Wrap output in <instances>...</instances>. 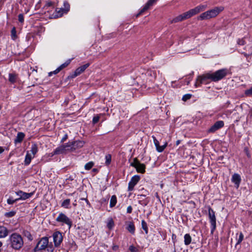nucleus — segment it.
<instances>
[{
    "mask_svg": "<svg viewBox=\"0 0 252 252\" xmlns=\"http://www.w3.org/2000/svg\"><path fill=\"white\" fill-rule=\"evenodd\" d=\"M19 200V199L16 198L14 199L12 197H9L7 200V203L9 205H12Z\"/></svg>",
    "mask_w": 252,
    "mask_h": 252,
    "instance_id": "obj_39",
    "label": "nucleus"
},
{
    "mask_svg": "<svg viewBox=\"0 0 252 252\" xmlns=\"http://www.w3.org/2000/svg\"><path fill=\"white\" fill-rule=\"evenodd\" d=\"M108 200V198H103L101 199V204H103L104 203H107Z\"/></svg>",
    "mask_w": 252,
    "mask_h": 252,
    "instance_id": "obj_55",
    "label": "nucleus"
},
{
    "mask_svg": "<svg viewBox=\"0 0 252 252\" xmlns=\"http://www.w3.org/2000/svg\"><path fill=\"white\" fill-rule=\"evenodd\" d=\"M132 208L131 206H129L127 207L126 209V212L127 213L130 214L132 212Z\"/></svg>",
    "mask_w": 252,
    "mask_h": 252,
    "instance_id": "obj_53",
    "label": "nucleus"
},
{
    "mask_svg": "<svg viewBox=\"0 0 252 252\" xmlns=\"http://www.w3.org/2000/svg\"><path fill=\"white\" fill-rule=\"evenodd\" d=\"M81 199L85 200L88 204L90 205L88 200L87 198H82Z\"/></svg>",
    "mask_w": 252,
    "mask_h": 252,
    "instance_id": "obj_60",
    "label": "nucleus"
},
{
    "mask_svg": "<svg viewBox=\"0 0 252 252\" xmlns=\"http://www.w3.org/2000/svg\"><path fill=\"white\" fill-rule=\"evenodd\" d=\"M242 54L244 55V57L246 58L247 61V63H244L242 64L241 65L243 68H247L251 64L252 57L251 55L252 54V49L251 50L250 52L249 53L243 52Z\"/></svg>",
    "mask_w": 252,
    "mask_h": 252,
    "instance_id": "obj_16",
    "label": "nucleus"
},
{
    "mask_svg": "<svg viewBox=\"0 0 252 252\" xmlns=\"http://www.w3.org/2000/svg\"><path fill=\"white\" fill-rule=\"evenodd\" d=\"M70 199H66L62 203L61 206L64 208L68 209L70 207Z\"/></svg>",
    "mask_w": 252,
    "mask_h": 252,
    "instance_id": "obj_30",
    "label": "nucleus"
},
{
    "mask_svg": "<svg viewBox=\"0 0 252 252\" xmlns=\"http://www.w3.org/2000/svg\"><path fill=\"white\" fill-rule=\"evenodd\" d=\"M49 239L47 237H44L38 242L34 248V252H38L44 250L49 245Z\"/></svg>",
    "mask_w": 252,
    "mask_h": 252,
    "instance_id": "obj_7",
    "label": "nucleus"
},
{
    "mask_svg": "<svg viewBox=\"0 0 252 252\" xmlns=\"http://www.w3.org/2000/svg\"><path fill=\"white\" fill-rule=\"evenodd\" d=\"M68 138V135L67 134H65L63 136V137L62 138V140H61V142H63L64 141H65Z\"/></svg>",
    "mask_w": 252,
    "mask_h": 252,
    "instance_id": "obj_54",
    "label": "nucleus"
},
{
    "mask_svg": "<svg viewBox=\"0 0 252 252\" xmlns=\"http://www.w3.org/2000/svg\"><path fill=\"white\" fill-rule=\"evenodd\" d=\"M180 142H181L180 140H177L176 141V145H178L180 143Z\"/></svg>",
    "mask_w": 252,
    "mask_h": 252,
    "instance_id": "obj_61",
    "label": "nucleus"
},
{
    "mask_svg": "<svg viewBox=\"0 0 252 252\" xmlns=\"http://www.w3.org/2000/svg\"><path fill=\"white\" fill-rule=\"evenodd\" d=\"M23 234L26 236V237H27V238L29 240H32L33 238H32V235H31V234L28 231H27V230H24L23 232Z\"/></svg>",
    "mask_w": 252,
    "mask_h": 252,
    "instance_id": "obj_40",
    "label": "nucleus"
},
{
    "mask_svg": "<svg viewBox=\"0 0 252 252\" xmlns=\"http://www.w3.org/2000/svg\"><path fill=\"white\" fill-rule=\"evenodd\" d=\"M126 229L132 234H134L135 226H134V223L132 222H129L126 227Z\"/></svg>",
    "mask_w": 252,
    "mask_h": 252,
    "instance_id": "obj_27",
    "label": "nucleus"
},
{
    "mask_svg": "<svg viewBox=\"0 0 252 252\" xmlns=\"http://www.w3.org/2000/svg\"><path fill=\"white\" fill-rule=\"evenodd\" d=\"M17 77L16 75L13 73H9V81L11 83H14L16 81Z\"/></svg>",
    "mask_w": 252,
    "mask_h": 252,
    "instance_id": "obj_34",
    "label": "nucleus"
},
{
    "mask_svg": "<svg viewBox=\"0 0 252 252\" xmlns=\"http://www.w3.org/2000/svg\"><path fill=\"white\" fill-rule=\"evenodd\" d=\"M191 97V94H188L183 95L182 97V100L184 101H186L189 99Z\"/></svg>",
    "mask_w": 252,
    "mask_h": 252,
    "instance_id": "obj_47",
    "label": "nucleus"
},
{
    "mask_svg": "<svg viewBox=\"0 0 252 252\" xmlns=\"http://www.w3.org/2000/svg\"><path fill=\"white\" fill-rule=\"evenodd\" d=\"M172 239H173L174 237H176V235L175 234H173L172 236Z\"/></svg>",
    "mask_w": 252,
    "mask_h": 252,
    "instance_id": "obj_63",
    "label": "nucleus"
},
{
    "mask_svg": "<svg viewBox=\"0 0 252 252\" xmlns=\"http://www.w3.org/2000/svg\"><path fill=\"white\" fill-rule=\"evenodd\" d=\"M142 228L145 231L146 234L148 232V228L146 222L144 220H142L141 221Z\"/></svg>",
    "mask_w": 252,
    "mask_h": 252,
    "instance_id": "obj_36",
    "label": "nucleus"
},
{
    "mask_svg": "<svg viewBox=\"0 0 252 252\" xmlns=\"http://www.w3.org/2000/svg\"><path fill=\"white\" fill-rule=\"evenodd\" d=\"M100 117L98 115L94 116L93 119V123L94 124H96L99 120Z\"/></svg>",
    "mask_w": 252,
    "mask_h": 252,
    "instance_id": "obj_49",
    "label": "nucleus"
},
{
    "mask_svg": "<svg viewBox=\"0 0 252 252\" xmlns=\"http://www.w3.org/2000/svg\"><path fill=\"white\" fill-rule=\"evenodd\" d=\"M107 227L109 229H111L114 226V221L112 219H110L108 223H107Z\"/></svg>",
    "mask_w": 252,
    "mask_h": 252,
    "instance_id": "obj_43",
    "label": "nucleus"
},
{
    "mask_svg": "<svg viewBox=\"0 0 252 252\" xmlns=\"http://www.w3.org/2000/svg\"><path fill=\"white\" fill-rule=\"evenodd\" d=\"M247 155L249 158H250L251 157V155H250V153L248 152V151H247Z\"/></svg>",
    "mask_w": 252,
    "mask_h": 252,
    "instance_id": "obj_62",
    "label": "nucleus"
},
{
    "mask_svg": "<svg viewBox=\"0 0 252 252\" xmlns=\"http://www.w3.org/2000/svg\"><path fill=\"white\" fill-rule=\"evenodd\" d=\"M248 115L250 118H252V108L250 109Z\"/></svg>",
    "mask_w": 252,
    "mask_h": 252,
    "instance_id": "obj_57",
    "label": "nucleus"
},
{
    "mask_svg": "<svg viewBox=\"0 0 252 252\" xmlns=\"http://www.w3.org/2000/svg\"><path fill=\"white\" fill-rule=\"evenodd\" d=\"M210 81H212L211 72L207 73L197 77L195 86L196 87H198L201 86V84H208Z\"/></svg>",
    "mask_w": 252,
    "mask_h": 252,
    "instance_id": "obj_4",
    "label": "nucleus"
},
{
    "mask_svg": "<svg viewBox=\"0 0 252 252\" xmlns=\"http://www.w3.org/2000/svg\"><path fill=\"white\" fill-rule=\"evenodd\" d=\"M73 149L75 150L76 149L80 148L83 147L84 145V142L83 141L77 140L73 141Z\"/></svg>",
    "mask_w": 252,
    "mask_h": 252,
    "instance_id": "obj_24",
    "label": "nucleus"
},
{
    "mask_svg": "<svg viewBox=\"0 0 252 252\" xmlns=\"http://www.w3.org/2000/svg\"><path fill=\"white\" fill-rule=\"evenodd\" d=\"M140 179V177L139 175H134L132 177L130 181L128 183L127 190L131 191L133 190L134 186L138 183Z\"/></svg>",
    "mask_w": 252,
    "mask_h": 252,
    "instance_id": "obj_11",
    "label": "nucleus"
},
{
    "mask_svg": "<svg viewBox=\"0 0 252 252\" xmlns=\"http://www.w3.org/2000/svg\"><path fill=\"white\" fill-rule=\"evenodd\" d=\"M245 94L246 96H252V87L245 91Z\"/></svg>",
    "mask_w": 252,
    "mask_h": 252,
    "instance_id": "obj_46",
    "label": "nucleus"
},
{
    "mask_svg": "<svg viewBox=\"0 0 252 252\" xmlns=\"http://www.w3.org/2000/svg\"><path fill=\"white\" fill-rule=\"evenodd\" d=\"M94 165V163L93 161L89 162L85 164V169L87 170H90L93 167Z\"/></svg>",
    "mask_w": 252,
    "mask_h": 252,
    "instance_id": "obj_41",
    "label": "nucleus"
},
{
    "mask_svg": "<svg viewBox=\"0 0 252 252\" xmlns=\"http://www.w3.org/2000/svg\"><path fill=\"white\" fill-rule=\"evenodd\" d=\"M18 20L20 23H23L24 21V16L22 14H20L18 15Z\"/></svg>",
    "mask_w": 252,
    "mask_h": 252,
    "instance_id": "obj_52",
    "label": "nucleus"
},
{
    "mask_svg": "<svg viewBox=\"0 0 252 252\" xmlns=\"http://www.w3.org/2000/svg\"><path fill=\"white\" fill-rule=\"evenodd\" d=\"M29 151L32 156L34 157L35 155L38 152V147L37 144L35 143L32 144L31 148V150Z\"/></svg>",
    "mask_w": 252,
    "mask_h": 252,
    "instance_id": "obj_26",
    "label": "nucleus"
},
{
    "mask_svg": "<svg viewBox=\"0 0 252 252\" xmlns=\"http://www.w3.org/2000/svg\"><path fill=\"white\" fill-rule=\"evenodd\" d=\"M228 73V70L226 68L219 69L214 72L211 73L212 81L218 82L225 77Z\"/></svg>",
    "mask_w": 252,
    "mask_h": 252,
    "instance_id": "obj_3",
    "label": "nucleus"
},
{
    "mask_svg": "<svg viewBox=\"0 0 252 252\" xmlns=\"http://www.w3.org/2000/svg\"><path fill=\"white\" fill-rule=\"evenodd\" d=\"M8 234V230L4 226H0V238H4Z\"/></svg>",
    "mask_w": 252,
    "mask_h": 252,
    "instance_id": "obj_22",
    "label": "nucleus"
},
{
    "mask_svg": "<svg viewBox=\"0 0 252 252\" xmlns=\"http://www.w3.org/2000/svg\"><path fill=\"white\" fill-rule=\"evenodd\" d=\"M62 8L63 9L64 13H66L70 9V4L67 1H65L63 2V5Z\"/></svg>",
    "mask_w": 252,
    "mask_h": 252,
    "instance_id": "obj_32",
    "label": "nucleus"
},
{
    "mask_svg": "<svg viewBox=\"0 0 252 252\" xmlns=\"http://www.w3.org/2000/svg\"><path fill=\"white\" fill-rule=\"evenodd\" d=\"M111 155L109 154H106L105 157V164L106 165L108 166L111 162Z\"/></svg>",
    "mask_w": 252,
    "mask_h": 252,
    "instance_id": "obj_33",
    "label": "nucleus"
},
{
    "mask_svg": "<svg viewBox=\"0 0 252 252\" xmlns=\"http://www.w3.org/2000/svg\"><path fill=\"white\" fill-rule=\"evenodd\" d=\"M137 199H138V203L143 206H147L150 201L149 198L146 197V195L144 194L137 195Z\"/></svg>",
    "mask_w": 252,
    "mask_h": 252,
    "instance_id": "obj_18",
    "label": "nucleus"
},
{
    "mask_svg": "<svg viewBox=\"0 0 252 252\" xmlns=\"http://www.w3.org/2000/svg\"><path fill=\"white\" fill-rule=\"evenodd\" d=\"M238 44L240 45H244L246 43L245 41L244 38L238 39L237 40Z\"/></svg>",
    "mask_w": 252,
    "mask_h": 252,
    "instance_id": "obj_51",
    "label": "nucleus"
},
{
    "mask_svg": "<svg viewBox=\"0 0 252 252\" xmlns=\"http://www.w3.org/2000/svg\"><path fill=\"white\" fill-rule=\"evenodd\" d=\"M90 65V63H88L85 64H84L79 67H78L75 71L71 74L69 77L71 78H74L76 76L81 74L82 72H83L86 68H87Z\"/></svg>",
    "mask_w": 252,
    "mask_h": 252,
    "instance_id": "obj_12",
    "label": "nucleus"
},
{
    "mask_svg": "<svg viewBox=\"0 0 252 252\" xmlns=\"http://www.w3.org/2000/svg\"><path fill=\"white\" fill-rule=\"evenodd\" d=\"M63 147H65L66 151H73V143L72 142H68L63 145Z\"/></svg>",
    "mask_w": 252,
    "mask_h": 252,
    "instance_id": "obj_31",
    "label": "nucleus"
},
{
    "mask_svg": "<svg viewBox=\"0 0 252 252\" xmlns=\"http://www.w3.org/2000/svg\"><path fill=\"white\" fill-rule=\"evenodd\" d=\"M224 126V122L222 121H217L209 129L208 132L213 133L218 129L221 128Z\"/></svg>",
    "mask_w": 252,
    "mask_h": 252,
    "instance_id": "obj_14",
    "label": "nucleus"
},
{
    "mask_svg": "<svg viewBox=\"0 0 252 252\" xmlns=\"http://www.w3.org/2000/svg\"><path fill=\"white\" fill-rule=\"evenodd\" d=\"M4 151V149L2 147H0V154L3 153Z\"/></svg>",
    "mask_w": 252,
    "mask_h": 252,
    "instance_id": "obj_59",
    "label": "nucleus"
},
{
    "mask_svg": "<svg viewBox=\"0 0 252 252\" xmlns=\"http://www.w3.org/2000/svg\"><path fill=\"white\" fill-rule=\"evenodd\" d=\"M46 5L48 7L51 6L53 5V2L52 1H48L47 2Z\"/></svg>",
    "mask_w": 252,
    "mask_h": 252,
    "instance_id": "obj_56",
    "label": "nucleus"
},
{
    "mask_svg": "<svg viewBox=\"0 0 252 252\" xmlns=\"http://www.w3.org/2000/svg\"><path fill=\"white\" fill-rule=\"evenodd\" d=\"M207 7V4H200L195 8L191 9L189 11L191 17L193 15H196V14L204 11Z\"/></svg>",
    "mask_w": 252,
    "mask_h": 252,
    "instance_id": "obj_13",
    "label": "nucleus"
},
{
    "mask_svg": "<svg viewBox=\"0 0 252 252\" xmlns=\"http://www.w3.org/2000/svg\"><path fill=\"white\" fill-rule=\"evenodd\" d=\"M117 202V198L115 195H113L111 196L110 201V207H114Z\"/></svg>",
    "mask_w": 252,
    "mask_h": 252,
    "instance_id": "obj_28",
    "label": "nucleus"
},
{
    "mask_svg": "<svg viewBox=\"0 0 252 252\" xmlns=\"http://www.w3.org/2000/svg\"><path fill=\"white\" fill-rule=\"evenodd\" d=\"M191 241V237L189 234H186L184 236V243L186 245H189Z\"/></svg>",
    "mask_w": 252,
    "mask_h": 252,
    "instance_id": "obj_29",
    "label": "nucleus"
},
{
    "mask_svg": "<svg viewBox=\"0 0 252 252\" xmlns=\"http://www.w3.org/2000/svg\"><path fill=\"white\" fill-rule=\"evenodd\" d=\"M61 70L60 69V68L59 67H58L55 70H54V71H52V72H50L48 74V75L49 76H51L53 74H56L57 73H58L60 71H61Z\"/></svg>",
    "mask_w": 252,
    "mask_h": 252,
    "instance_id": "obj_50",
    "label": "nucleus"
},
{
    "mask_svg": "<svg viewBox=\"0 0 252 252\" xmlns=\"http://www.w3.org/2000/svg\"><path fill=\"white\" fill-rule=\"evenodd\" d=\"M154 144L156 147V150L158 152H162L164 151V149L166 147L167 143H165L163 145L160 146L158 141L157 139L155 136H152Z\"/></svg>",
    "mask_w": 252,
    "mask_h": 252,
    "instance_id": "obj_19",
    "label": "nucleus"
},
{
    "mask_svg": "<svg viewBox=\"0 0 252 252\" xmlns=\"http://www.w3.org/2000/svg\"><path fill=\"white\" fill-rule=\"evenodd\" d=\"M129 250L130 252H139V250L137 248L134 247L133 245H131L129 247Z\"/></svg>",
    "mask_w": 252,
    "mask_h": 252,
    "instance_id": "obj_48",
    "label": "nucleus"
},
{
    "mask_svg": "<svg viewBox=\"0 0 252 252\" xmlns=\"http://www.w3.org/2000/svg\"><path fill=\"white\" fill-rule=\"evenodd\" d=\"M231 181L234 183L235 187L237 189L238 188L241 181V178L240 175L237 173L234 174L232 175Z\"/></svg>",
    "mask_w": 252,
    "mask_h": 252,
    "instance_id": "obj_20",
    "label": "nucleus"
},
{
    "mask_svg": "<svg viewBox=\"0 0 252 252\" xmlns=\"http://www.w3.org/2000/svg\"><path fill=\"white\" fill-rule=\"evenodd\" d=\"M147 73L148 75H152V73H153L154 74V77H155V76H156L155 73L154 72H152V71L147 72Z\"/></svg>",
    "mask_w": 252,
    "mask_h": 252,
    "instance_id": "obj_58",
    "label": "nucleus"
},
{
    "mask_svg": "<svg viewBox=\"0 0 252 252\" xmlns=\"http://www.w3.org/2000/svg\"><path fill=\"white\" fill-rule=\"evenodd\" d=\"M158 0H149L145 4L144 7L140 10L139 13L136 15V17H138L144 13L145 11L147 10L150 6L156 3Z\"/></svg>",
    "mask_w": 252,
    "mask_h": 252,
    "instance_id": "obj_15",
    "label": "nucleus"
},
{
    "mask_svg": "<svg viewBox=\"0 0 252 252\" xmlns=\"http://www.w3.org/2000/svg\"><path fill=\"white\" fill-rule=\"evenodd\" d=\"M244 239V235L242 232H240L239 236V238L237 239L236 245L240 244Z\"/></svg>",
    "mask_w": 252,
    "mask_h": 252,
    "instance_id": "obj_44",
    "label": "nucleus"
},
{
    "mask_svg": "<svg viewBox=\"0 0 252 252\" xmlns=\"http://www.w3.org/2000/svg\"><path fill=\"white\" fill-rule=\"evenodd\" d=\"M65 147H63V145L57 147L54 151L51 154L52 156L56 155H61L66 153Z\"/></svg>",
    "mask_w": 252,
    "mask_h": 252,
    "instance_id": "obj_21",
    "label": "nucleus"
},
{
    "mask_svg": "<svg viewBox=\"0 0 252 252\" xmlns=\"http://www.w3.org/2000/svg\"><path fill=\"white\" fill-rule=\"evenodd\" d=\"M53 237L55 247H58L63 241L62 234L59 231H56L53 233Z\"/></svg>",
    "mask_w": 252,
    "mask_h": 252,
    "instance_id": "obj_9",
    "label": "nucleus"
},
{
    "mask_svg": "<svg viewBox=\"0 0 252 252\" xmlns=\"http://www.w3.org/2000/svg\"><path fill=\"white\" fill-rule=\"evenodd\" d=\"M56 16L57 17H60L63 16V14L64 13L63 12V9L62 7L60 8H57L56 10Z\"/></svg>",
    "mask_w": 252,
    "mask_h": 252,
    "instance_id": "obj_35",
    "label": "nucleus"
},
{
    "mask_svg": "<svg viewBox=\"0 0 252 252\" xmlns=\"http://www.w3.org/2000/svg\"><path fill=\"white\" fill-rule=\"evenodd\" d=\"M25 136V134L23 132H19L17 133V136L14 140L15 143H21L24 139Z\"/></svg>",
    "mask_w": 252,
    "mask_h": 252,
    "instance_id": "obj_25",
    "label": "nucleus"
},
{
    "mask_svg": "<svg viewBox=\"0 0 252 252\" xmlns=\"http://www.w3.org/2000/svg\"><path fill=\"white\" fill-rule=\"evenodd\" d=\"M2 243L0 241V248L2 246Z\"/></svg>",
    "mask_w": 252,
    "mask_h": 252,
    "instance_id": "obj_64",
    "label": "nucleus"
},
{
    "mask_svg": "<svg viewBox=\"0 0 252 252\" xmlns=\"http://www.w3.org/2000/svg\"><path fill=\"white\" fill-rule=\"evenodd\" d=\"M70 62H71V60L70 59H68L64 63H63L62 64H61L58 67L60 68V69L61 70H62L64 68H65L66 66H67L70 64Z\"/></svg>",
    "mask_w": 252,
    "mask_h": 252,
    "instance_id": "obj_37",
    "label": "nucleus"
},
{
    "mask_svg": "<svg viewBox=\"0 0 252 252\" xmlns=\"http://www.w3.org/2000/svg\"><path fill=\"white\" fill-rule=\"evenodd\" d=\"M16 194L19 196L17 199L20 200H26L30 198L33 194V192L26 193L22 190H19L16 192Z\"/></svg>",
    "mask_w": 252,
    "mask_h": 252,
    "instance_id": "obj_17",
    "label": "nucleus"
},
{
    "mask_svg": "<svg viewBox=\"0 0 252 252\" xmlns=\"http://www.w3.org/2000/svg\"><path fill=\"white\" fill-rule=\"evenodd\" d=\"M208 217L211 224V233L213 234L216 228V218L214 211L208 207Z\"/></svg>",
    "mask_w": 252,
    "mask_h": 252,
    "instance_id": "obj_5",
    "label": "nucleus"
},
{
    "mask_svg": "<svg viewBox=\"0 0 252 252\" xmlns=\"http://www.w3.org/2000/svg\"><path fill=\"white\" fill-rule=\"evenodd\" d=\"M11 38L13 40H15L17 38V36L16 35V30L15 27H13L11 31Z\"/></svg>",
    "mask_w": 252,
    "mask_h": 252,
    "instance_id": "obj_38",
    "label": "nucleus"
},
{
    "mask_svg": "<svg viewBox=\"0 0 252 252\" xmlns=\"http://www.w3.org/2000/svg\"><path fill=\"white\" fill-rule=\"evenodd\" d=\"M34 157L33 156H32L29 152V151H27L26 157H25V161H24L25 165H28L29 164H30V163L31 162L32 159L34 158Z\"/></svg>",
    "mask_w": 252,
    "mask_h": 252,
    "instance_id": "obj_23",
    "label": "nucleus"
},
{
    "mask_svg": "<svg viewBox=\"0 0 252 252\" xmlns=\"http://www.w3.org/2000/svg\"><path fill=\"white\" fill-rule=\"evenodd\" d=\"M130 166L136 168L137 172L144 173L145 172L146 166L144 164L141 163L137 158H134L133 161L130 163Z\"/></svg>",
    "mask_w": 252,
    "mask_h": 252,
    "instance_id": "obj_8",
    "label": "nucleus"
},
{
    "mask_svg": "<svg viewBox=\"0 0 252 252\" xmlns=\"http://www.w3.org/2000/svg\"><path fill=\"white\" fill-rule=\"evenodd\" d=\"M56 220L58 222L62 223V225L66 224L68 226L69 228H70L72 225V222L70 219L63 213H60L59 214V216L56 218Z\"/></svg>",
    "mask_w": 252,
    "mask_h": 252,
    "instance_id": "obj_6",
    "label": "nucleus"
},
{
    "mask_svg": "<svg viewBox=\"0 0 252 252\" xmlns=\"http://www.w3.org/2000/svg\"><path fill=\"white\" fill-rule=\"evenodd\" d=\"M224 10L223 6L215 7L213 9L202 13L198 17L199 20H207L214 18Z\"/></svg>",
    "mask_w": 252,
    "mask_h": 252,
    "instance_id": "obj_2",
    "label": "nucleus"
},
{
    "mask_svg": "<svg viewBox=\"0 0 252 252\" xmlns=\"http://www.w3.org/2000/svg\"><path fill=\"white\" fill-rule=\"evenodd\" d=\"M9 244L15 250H19L24 245V241L21 235L17 233H12L9 237Z\"/></svg>",
    "mask_w": 252,
    "mask_h": 252,
    "instance_id": "obj_1",
    "label": "nucleus"
},
{
    "mask_svg": "<svg viewBox=\"0 0 252 252\" xmlns=\"http://www.w3.org/2000/svg\"><path fill=\"white\" fill-rule=\"evenodd\" d=\"M46 249H47L46 252H53V251L54 250V248L53 247V246L52 243H51L50 244H49Z\"/></svg>",
    "mask_w": 252,
    "mask_h": 252,
    "instance_id": "obj_45",
    "label": "nucleus"
},
{
    "mask_svg": "<svg viewBox=\"0 0 252 252\" xmlns=\"http://www.w3.org/2000/svg\"><path fill=\"white\" fill-rule=\"evenodd\" d=\"M16 213V212L15 211H11L10 212L5 213L4 216L7 218H11L14 216Z\"/></svg>",
    "mask_w": 252,
    "mask_h": 252,
    "instance_id": "obj_42",
    "label": "nucleus"
},
{
    "mask_svg": "<svg viewBox=\"0 0 252 252\" xmlns=\"http://www.w3.org/2000/svg\"><path fill=\"white\" fill-rule=\"evenodd\" d=\"M191 17L189 11L181 14L175 18H174L171 21V23H175L179 22L184 21L186 19H189Z\"/></svg>",
    "mask_w": 252,
    "mask_h": 252,
    "instance_id": "obj_10",
    "label": "nucleus"
}]
</instances>
